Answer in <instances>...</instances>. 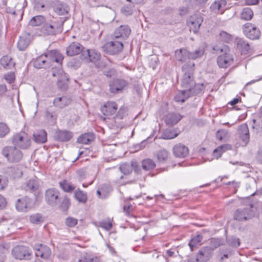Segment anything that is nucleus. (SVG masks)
Returning <instances> with one entry per match:
<instances>
[{"instance_id":"nucleus-1","label":"nucleus","mask_w":262,"mask_h":262,"mask_svg":"<svg viewBox=\"0 0 262 262\" xmlns=\"http://www.w3.org/2000/svg\"><path fill=\"white\" fill-rule=\"evenodd\" d=\"M48 67H53L51 70L53 77H57L58 81L61 80L63 75L62 62V55L56 50H51L45 53Z\"/></svg>"},{"instance_id":"nucleus-2","label":"nucleus","mask_w":262,"mask_h":262,"mask_svg":"<svg viewBox=\"0 0 262 262\" xmlns=\"http://www.w3.org/2000/svg\"><path fill=\"white\" fill-rule=\"evenodd\" d=\"M213 50L216 54H220L217 58V63L220 68H227L233 63V55L230 53L228 46L216 45Z\"/></svg>"},{"instance_id":"nucleus-3","label":"nucleus","mask_w":262,"mask_h":262,"mask_svg":"<svg viewBox=\"0 0 262 262\" xmlns=\"http://www.w3.org/2000/svg\"><path fill=\"white\" fill-rule=\"evenodd\" d=\"M194 65L193 62L189 61L182 67L183 75L181 80V85L185 90L189 89L194 84L193 77Z\"/></svg>"},{"instance_id":"nucleus-4","label":"nucleus","mask_w":262,"mask_h":262,"mask_svg":"<svg viewBox=\"0 0 262 262\" xmlns=\"http://www.w3.org/2000/svg\"><path fill=\"white\" fill-rule=\"evenodd\" d=\"M3 155L8 161L12 163L18 162L23 158L22 152L15 146H6L2 150Z\"/></svg>"},{"instance_id":"nucleus-5","label":"nucleus","mask_w":262,"mask_h":262,"mask_svg":"<svg viewBox=\"0 0 262 262\" xmlns=\"http://www.w3.org/2000/svg\"><path fill=\"white\" fill-rule=\"evenodd\" d=\"M123 42L112 37V40L105 43L102 47V49L105 52L111 54L115 55L121 52L123 49Z\"/></svg>"},{"instance_id":"nucleus-6","label":"nucleus","mask_w":262,"mask_h":262,"mask_svg":"<svg viewBox=\"0 0 262 262\" xmlns=\"http://www.w3.org/2000/svg\"><path fill=\"white\" fill-rule=\"evenodd\" d=\"M63 22L51 21L45 24L41 28V31L48 35H54L62 31Z\"/></svg>"},{"instance_id":"nucleus-7","label":"nucleus","mask_w":262,"mask_h":262,"mask_svg":"<svg viewBox=\"0 0 262 262\" xmlns=\"http://www.w3.org/2000/svg\"><path fill=\"white\" fill-rule=\"evenodd\" d=\"M12 254L15 259L28 260L31 258L32 251L26 246H17L12 249Z\"/></svg>"},{"instance_id":"nucleus-8","label":"nucleus","mask_w":262,"mask_h":262,"mask_svg":"<svg viewBox=\"0 0 262 262\" xmlns=\"http://www.w3.org/2000/svg\"><path fill=\"white\" fill-rule=\"evenodd\" d=\"M31 142L30 137L24 132L15 134L13 139L14 144L22 149L28 148L31 145Z\"/></svg>"},{"instance_id":"nucleus-9","label":"nucleus","mask_w":262,"mask_h":262,"mask_svg":"<svg viewBox=\"0 0 262 262\" xmlns=\"http://www.w3.org/2000/svg\"><path fill=\"white\" fill-rule=\"evenodd\" d=\"M128 82L124 79L117 78L110 82V91L111 93L117 94L122 92L126 89Z\"/></svg>"},{"instance_id":"nucleus-10","label":"nucleus","mask_w":262,"mask_h":262,"mask_svg":"<svg viewBox=\"0 0 262 262\" xmlns=\"http://www.w3.org/2000/svg\"><path fill=\"white\" fill-rule=\"evenodd\" d=\"M131 29L128 26L121 25L115 29L112 37L123 42L128 38Z\"/></svg>"},{"instance_id":"nucleus-11","label":"nucleus","mask_w":262,"mask_h":262,"mask_svg":"<svg viewBox=\"0 0 262 262\" xmlns=\"http://www.w3.org/2000/svg\"><path fill=\"white\" fill-rule=\"evenodd\" d=\"M81 58L85 60L86 62H92L94 63L98 67H100L97 65L96 62L100 59V54L94 50H86L83 51L81 54Z\"/></svg>"},{"instance_id":"nucleus-12","label":"nucleus","mask_w":262,"mask_h":262,"mask_svg":"<svg viewBox=\"0 0 262 262\" xmlns=\"http://www.w3.org/2000/svg\"><path fill=\"white\" fill-rule=\"evenodd\" d=\"M243 31L245 35L251 39L259 38L260 34L259 29L254 25L251 23H246L243 26Z\"/></svg>"},{"instance_id":"nucleus-13","label":"nucleus","mask_w":262,"mask_h":262,"mask_svg":"<svg viewBox=\"0 0 262 262\" xmlns=\"http://www.w3.org/2000/svg\"><path fill=\"white\" fill-rule=\"evenodd\" d=\"M249 208L238 209L236 210L234 215V219L239 221H245L252 219L254 215V212Z\"/></svg>"},{"instance_id":"nucleus-14","label":"nucleus","mask_w":262,"mask_h":262,"mask_svg":"<svg viewBox=\"0 0 262 262\" xmlns=\"http://www.w3.org/2000/svg\"><path fill=\"white\" fill-rule=\"evenodd\" d=\"M59 195V191L55 188L48 189L45 192L46 201L49 205L52 206H55L57 205Z\"/></svg>"},{"instance_id":"nucleus-15","label":"nucleus","mask_w":262,"mask_h":262,"mask_svg":"<svg viewBox=\"0 0 262 262\" xmlns=\"http://www.w3.org/2000/svg\"><path fill=\"white\" fill-rule=\"evenodd\" d=\"M203 22V18L199 14H195L191 16L187 20V25L190 31L196 33L199 30L200 26Z\"/></svg>"},{"instance_id":"nucleus-16","label":"nucleus","mask_w":262,"mask_h":262,"mask_svg":"<svg viewBox=\"0 0 262 262\" xmlns=\"http://www.w3.org/2000/svg\"><path fill=\"white\" fill-rule=\"evenodd\" d=\"M212 249L208 246L202 248L196 255L197 262H207L212 255Z\"/></svg>"},{"instance_id":"nucleus-17","label":"nucleus","mask_w":262,"mask_h":262,"mask_svg":"<svg viewBox=\"0 0 262 262\" xmlns=\"http://www.w3.org/2000/svg\"><path fill=\"white\" fill-rule=\"evenodd\" d=\"M35 250V255L37 257H40L42 259H48L51 253V250L49 247L42 244H36L34 246Z\"/></svg>"},{"instance_id":"nucleus-18","label":"nucleus","mask_w":262,"mask_h":262,"mask_svg":"<svg viewBox=\"0 0 262 262\" xmlns=\"http://www.w3.org/2000/svg\"><path fill=\"white\" fill-rule=\"evenodd\" d=\"M118 109L117 104L114 101H107L101 108L103 114L110 116L116 113Z\"/></svg>"},{"instance_id":"nucleus-19","label":"nucleus","mask_w":262,"mask_h":262,"mask_svg":"<svg viewBox=\"0 0 262 262\" xmlns=\"http://www.w3.org/2000/svg\"><path fill=\"white\" fill-rule=\"evenodd\" d=\"M173 152L174 155L177 157L185 158L188 155L189 150L187 147L182 144L179 143L173 146Z\"/></svg>"},{"instance_id":"nucleus-20","label":"nucleus","mask_w":262,"mask_h":262,"mask_svg":"<svg viewBox=\"0 0 262 262\" xmlns=\"http://www.w3.org/2000/svg\"><path fill=\"white\" fill-rule=\"evenodd\" d=\"M238 134L244 145H246L249 142V131L247 124L244 123L240 125Z\"/></svg>"},{"instance_id":"nucleus-21","label":"nucleus","mask_w":262,"mask_h":262,"mask_svg":"<svg viewBox=\"0 0 262 262\" xmlns=\"http://www.w3.org/2000/svg\"><path fill=\"white\" fill-rule=\"evenodd\" d=\"M83 46L78 42H72L67 48L66 52L69 56H75L82 52Z\"/></svg>"},{"instance_id":"nucleus-22","label":"nucleus","mask_w":262,"mask_h":262,"mask_svg":"<svg viewBox=\"0 0 262 262\" xmlns=\"http://www.w3.org/2000/svg\"><path fill=\"white\" fill-rule=\"evenodd\" d=\"M53 8L54 11L59 15L67 14L69 11V8L66 4L59 1L54 3Z\"/></svg>"},{"instance_id":"nucleus-23","label":"nucleus","mask_w":262,"mask_h":262,"mask_svg":"<svg viewBox=\"0 0 262 262\" xmlns=\"http://www.w3.org/2000/svg\"><path fill=\"white\" fill-rule=\"evenodd\" d=\"M226 0H219L214 2L210 6L211 10L215 13L223 14L226 9Z\"/></svg>"},{"instance_id":"nucleus-24","label":"nucleus","mask_w":262,"mask_h":262,"mask_svg":"<svg viewBox=\"0 0 262 262\" xmlns=\"http://www.w3.org/2000/svg\"><path fill=\"white\" fill-rule=\"evenodd\" d=\"M72 133L68 130H59L54 135L55 140L60 142L68 141L72 138Z\"/></svg>"},{"instance_id":"nucleus-25","label":"nucleus","mask_w":262,"mask_h":262,"mask_svg":"<svg viewBox=\"0 0 262 262\" xmlns=\"http://www.w3.org/2000/svg\"><path fill=\"white\" fill-rule=\"evenodd\" d=\"M39 187L38 180L36 177H33L28 180L25 184V188L26 190L34 191L38 189Z\"/></svg>"},{"instance_id":"nucleus-26","label":"nucleus","mask_w":262,"mask_h":262,"mask_svg":"<svg viewBox=\"0 0 262 262\" xmlns=\"http://www.w3.org/2000/svg\"><path fill=\"white\" fill-rule=\"evenodd\" d=\"M71 100L67 96L57 97L53 101L54 105L57 107L62 108L71 103Z\"/></svg>"},{"instance_id":"nucleus-27","label":"nucleus","mask_w":262,"mask_h":262,"mask_svg":"<svg viewBox=\"0 0 262 262\" xmlns=\"http://www.w3.org/2000/svg\"><path fill=\"white\" fill-rule=\"evenodd\" d=\"M183 117L180 114L178 113H170L168 114L165 122L166 124L172 126L176 124L179 121H180Z\"/></svg>"},{"instance_id":"nucleus-28","label":"nucleus","mask_w":262,"mask_h":262,"mask_svg":"<svg viewBox=\"0 0 262 262\" xmlns=\"http://www.w3.org/2000/svg\"><path fill=\"white\" fill-rule=\"evenodd\" d=\"M34 140L37 143H44L47 140V134L43 129L37 130L33 134Z\"/></svg>"},{"instance_id":"nucleus-29","label":"nucleus","mask_w":262,"mask_h":262,"mask_svg":"<svg viewBox=\"0 0 262 262\" xmlns=\"http://www.w3.org/2000/svg\"><path fill=\"white\" fill-rule=\"evenodd\" d=\"M236 42L237 47L239 49L242 54H247L250 50V46L248 42L242 38H236Z\"/></svg>"},{"instance_id":"nucleus-30","label":"nucleus","mask_w":262,"mask_h":262,"mask_svg":"<svg viewBox=\"0 0 262 262\" xmlns=\"http://www.w3.org/2000/svg\"><path fill=\"white\" fill-rule=\"evenodd\" d=\"M29 199L26 197L18 199L16 203V208L19 211H26L29 206Z\"/></svg>"},{"instance_id":"nucleus-31","label":"nucleus","mask_w":262,"mask_h":262,"mask_svg":"<svg viewBox=\"0 0 262 262\" xmlns=\"http://www.w3.org/2000/svg\"><path fill=\"white\" fill-rule=\"evenodd\" d=\"M95 139V135L92 133H88L81 135L78 139L77 142L81 144H87Z\"/></svg>"},{"instance_id":"nucleus-32","label":"nucleus","mask_w":262,"mask_h":262,"mask_svg":"<svg viewBox=\"0 0 262 262\" xmlns=\"http://www.w3.org/2000/svg\"><path fill=\"white\" fill-rule=\"evenodd\" d=\"M137 166L136 162H132V164L128 163H123L119 167L120 171L125 175L129 174L133 171V168Z\"/></svg>"},{"instance_id":"nucleus-33","label":"nucleus","mask_w":262,"mask_h":262,"mask_svg":"<svg viewBox=\"0 0 262 262\" xmlns=\"http://www.w3.org/2000/svg\"><path fill=\"white\" fill-rule=\"evenodd\" d=\"M1 65L5 69H11L14 67L15 62L9 56H4L1 59Z\"/></svg>"},{"instance_id":"nucleus-34","label":"nucleus","mask_w":262,"mask_h":262,"mask_svg":"<svg viewBox=\"0 0 262 262\" xmlns=\"http://www.w3.org/2000/svg\"><path fill=\"white\" fill-rule=\"evenodd\" d=\"M205 88L203 83H197L194 82L193 86H191L189 89L187 90L190 96H193L202 93Z\"/></svg>"},{"instance_id":"nucleus-35","label":"nucleus","mask_w":262,"mask_h":262,"mask_svg":"<svg viewBox=\"0 0 262 262\" xmlns=\"http://www.w3.org/2000/svg\"><path fill=\"white\" fill-rule=\"evenodd\" d=\"M34 65L37 69H41L48 67L45 54L38 57L35 60Z\"/></svg>"},{"instance_id":"nucleus-36","label":"nucleus","mask_w":262,"mask_h":262,"mask_svg":"<svg viewBox=\"0 0 262 262\" xmlns=\"http://www.w3.org/2000/svg\"><path fill=\"white\" fill-rule=\"evenodd\" d=\"M176 59L179 61H185L188 58V51L185 49H181L175 51Z\"/></svg>"},{"instance_id":"nucleus-37","label":"nucleus","mask_w":262,"mask_h":262,"mask_svg":"<svg viewBox=\"0 0 262 262\" xmlns=\"http://www.w3.org/2000/svg\"><path fill=\"white\" fill-rule=\"evenodd\" d=\"M169 156V152L165 149H161L156 153L157 158L159 162H165Z\"/></svg>"},{"instance_id":"nucleus-38","label":"nucleus","mask_w":262,"mask_h":262,"mask_svg":"<svg viewBox=\"0 0 262 262\" xmlns=\"http://www.w3.org/2000/svg\"><path fill=\"white\" fill-rule=\"evenodd\" d=\"M190 94L187 90H184L180 91L174 97V100L178 102H184L187 99L190 97Z\"/></svg>"},{"instance_id":"nucleus-39","label":"nucleus","mask_w":262,"mask_h":262,"mask_svg":"<svg viewBox=\"0 0 262 262\" xmlns=\"http://www.w3.org/2000/svg\"><path fill=\"white\" fill-rule=\"evenodd\" d=\"M203 236L200 234H198L193 237L189 243V246L191 250L193 251L194 248L200 245Z\"/></svg>"},{"instance_id":"nucleus-40","label":"nucleus","mask_w":262,"mask_h":262,"mask_svg":"<svg viewBox=\"0 0 262 262\" xmlns=\"http://www.w3.org/2000/svg\"><path fill=\"white\" fill-rule=\"evenodd\" d=\"M156 165L155 162L150 159H146L142 161V166L143 169L146 171L153 169Z\"/></svg>"},{"instance_id":"nucleus-41","label":"nucleus","mask_w":262,"mask_h":262,"mask_svg":"<svg viewBox=\"0 0 262 262\" xmlns=\"http://www.w3.org/2000/svg\"><path fill=\"white\" fill-rule=\"evenodd\" d=\"M253 16L252 10L249 8H245L241 14V18L245 20H250Z\"/></svg>"},{"instance_id":"nucleus-42","label":"nucleus","mask_w":262,"mask_h":262,"mask_svg":"<svg viewBox=\"0 0 262 262\" xmlns=\"http://www.w3.org/2000/svg\"><path fill=\"white\" fill-rule=\"evenodd\" d=\"M45 20V17L42 15H37L33 17L29 21V25L32 26H38L41 25Z\"/></svg>"},{"instance_id":"nucleus-43","label":"nucleus","mask_w":262,"mask_h":262,"mask_svg":"<svg viewBox=\"0 0 262 262\" xmlns=\"http://www.w3.org/2000/svg\"><path fill=\"white\" fill-rule=\"evenodd\" d=\"M75 198L80 203H85L87 201V194L82 190H77L75 192Z\"/></svg>"},{"instance_id":"nucleus-44","label":"nucleus","mask_w":262,"mask_h":262,"mask_svg":"<svg viewBox=\"0 0 262 262\" xmlns=\"http://www.w3.org/2000/svg\"><path fill=\"white\" fill-rule=\"evenodd\" d=\"M29 44V40L26 37L20 36L17 42V47L20 51H24Z\"/></svg>"},{"instance_id":"nucleus-45","label":"nucleus","mask_w":262,"mask_h":262,"mask_svg":"<svg viewBox=\"0 0 262 262\" xmlns=\"http://www.w3.org/2000/svg\"><path fill=\"white\" fill-rule=\"evenodd\" d=\"M204 50L201 48L196 49L194 52H188V58L191 59H195L202 56L204 54Z\"/></svg>"},{"instance_id":"nucleus-46","label":"nucleus","mask_w":262,"mask_h":262,"mask_svg":"<svg viewBox=\"0 0 262 262\" xmlns=\"http://www.w3.org/2000/svg\"><path fill=\"white\" fill-rule=\"evenodd\" d=\"M59 185L62 189L66 192H71L75 188L73 185L66 180L59 182Z\"/></svg>"},{"instance_id":"nucleus-47","label":"nucleus","mask_w":262,"mask_h":262,"mask_svg":"<svg viewBox=\"0 0 262 262\" xmlns=\"http://www.w3.org/2000/svg\"><path fill=\"white\" fill-rule=\"evenodd\" d=\"M30 221L33 224H38L42 223L43 220L40 214L36 213L30 216Z\"/></svg>"},{"instance_id":"nucleus-48","label":"nucleus","mask_w":262,"mask_h":262,"mask_svg":"<svg viewBox=\"0 0 262 262\" xmlns=\"http://www.w3.org/2000/svg\"><path fill=\"white\" fill-rule=\"evenodd\" d=\"M210 246H208L210 248L212 249V252L213 253V251L217 248V247L223 245L221 240L219 238H212L210 241Z\"/></svg>"},{"instance_id":"nucleus-49","label":"nucleus","mask_w":262,"mask_h":262,"mask_svg":"<svg viewBox=\"0 0 262 262\" xmlns=\"http://www.w3.org/2000/svg\"><path fill=\"white\" fill-rule=\"evenodd\" d=\"M178 135V133H175L174 130H166L162 134V138L166 140L172 139Z\"/></svg>"},{"instance_id":"nucleus-50","label":"nucleus","mask_w":262,"mask_h":262,"mask_svg":"<svg viewBox=\"0 0 262 262\" xmlns=\"http://www.w3.org/2000/svg\"><path fill=\"white\" fill-rule=\"evenodd\" d=\"M134 4H129L128 5L124 6L121 9V11L126 15H131L133 12Z\"/></svg>"},{"instance_id":"nucleus-51","label":"nucleus","mask_w":262,"mask_h":262,"mask_svg":"<svg viewBox=\"0 0 262 262\" xmlns=\"http://www.w3.org/2000/svg\"><path fill=\"white\" fill-rule=\"evenodd\" d=\"M70 199L67 197H64L62 200L61 203L60 205V208L63 211H67L70 205Z\"/></svg>"},{"instance_id":"nucleus-52","label":"nucleus","mask_w":262,"mask_h":262,"mask_svg":"<svg viewBox=\"0 0 262 262\" xmlns=\"http://www.w3.org/2000/svg\"><path fill=\"white\" fill-rule=\"evenodd\" d=\"M220 36L221 40L226 42H229L232 38L231 34L224 31L220 32Z\"/></svg>"},{"instance_id":"nucleus-53","label":"nucleus","mask_w":262,"mask_h":262,"mask_svg":"<svg viewBox=\"0 0 262 262\" xmlns=\"http://www.w3.org/2000/svg\"><path fill=\"white\" fill-rule=\"evenodd\" d=\"M9 132L8 126L4 123H0V138L5 137Z\"/></svg>"},{"instance_id":"nucleus-54","label":"nucleus","mask_w":262,"mask_h":262,"mask_svg":"<svg viewBox=\"0 0 262 262\" xmlns=\"http://www.w3.org/2000/svg\"><path fill=\"white\" fill-rule=\"evenodd\" d=\"M99 226L107 231H109L112 227V223L110 221H101L99 223Z\"/></svg>"},{"instance_id":"nucleus-55","label":"nucleus","mask_w":262,"mask_h":262,"mask_svg":"<svg viewBox=\"0 0 262 262\" xmlns=\"http://www.w3.org/2000/svg\"><path fill=\"white\" fill-rule=\"evenodd\" d=\"M78 222V220L74 217H68L66 219L65 223L66 225L69 227H74Z\"/></svg>"},{"instance_id":"nucleus-56","label":"nucleus","mask_w":262,"mask_h":262,"mask_svg":"<svg viewBox=\"0 0 262 262\" xmlns=\"http://www.w3.org/2000/svg\"><path fill=\"white\" fill-rule=\"evenodd\" d=\"M4 78L9 83H12L15 79V74L14 72H10L6 73L4 75Z\"/></svg>"},{"instance_id":"nucleus-57","label":"nucleus","mask_w":262,"mask_h":262,"mask_svg":"<svg viewBox=\"0 0 262 262\" xmlns=\"http://www.w3.org/2000/svg\"><path fill=\"white\" fill-rule=\"evenodd\" d=\"M231 148V146L229 145H223L221 146H220L214 150V153L219 152V156H221L222 155V153L223 151H226L227 149Z\"/></svg>"},{"instance_id":"nucleus-58","label":"nucleus","mask_w":262,"mask_h":262,"mask_svg":"<svg viewBox=\"0 0 262 262\" xmlns=\"http://www.w3.org/2000/svg\"><path fill=\"white\" fill-rule=\"evenodd\" d=\"M228 244L234 247H237L240 245V242L238 238H231L227 241Z\"/></svg>"},{"instance_id":"nucleus-59","label":"nucleus","mask_w":262,"mask_h":262,"mask_svg":"<svg viewBox=\"0 0 262 262\" xmlns=\"http://www.w3.org/2000/svg\"><path fill=\"white\" fill-rule=\"evenodd\" d=\"M123 211L127 215L129 216L133 211V207L130 204H126L123 207Z\"/></svg>"},{"instance_id":"nucleus-60","label":"nucleus","mask_w":262,"mask_h":262,"mask_svg":"<svg viewBox=\"0 0 262 262\" xmlns=\"http://www.w3.org/2000/svg\"><path fill=\"white\" fill-rule=\"evenodd\" d=\"M78 178L80 181H82L87 178L88 174L83 169L79 170L77 171Z\"/></svg>"},{"instance_id":"nucleus-61","label":"nucleus","mask_w":262,"mask_h":262,"mask_svg":"<svg viewBox=\"0 0 262 262\" xmlns=\"http://www.w3.org/2000/svg\"><path fill=\"white\" fill-rule=\"evenodd\" d=\"M7 184V181L6 178L2 176H0V190L4 189Z\"/></svg>"},{"instance_id":"nucleus-62","label":"nucleus","mask_w":262,"mask_h":262,"mask_svg":"<svg viewBox=\"0 0 262 262\" xmlns=\"http://www.w3.org/2000/svg\"><path fill=\"white\" fill-rule=\"evenodd\" d=\"M104 75L107 76V77H111L114 76L116 74V72L114 69H110L105 70L103 72Z\"/></svg>"},{"instance_id":"nucleus-63","label":"nucleus","mask_w":262,"mask_h":262,"mask_svg":"<svg viewBox=\"0 0 262 262\" xmlns=\"http://www.w3.org/2000/svg\"><path fill=\"white\" fill-rule=\"evenodd\" d=\"M125 114V110L124 108H121L119 109L117 114L116 115V118L121 119H122Z\"/></svg>"},{"instance_id":"nucleus-64","label":"nucleus","mask_w":262,"mask_h":262,"mask_svg":"<svg viewBox=\"0 0 262 262\" xmlns=\"http://www.w3.org/2000/svg\"><path fill=\"white\" fill-rule=\"evenodd\" d=\"M7 202L6 199L1 194H0V210L4 209L6 205Z\"/></svg>"}]
</instances>
